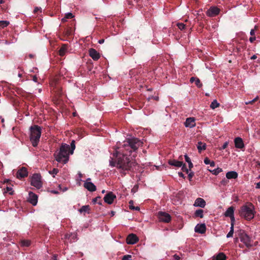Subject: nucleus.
<instances>
[{"label": "nucleus", "mask_w": 260, "mask_h": 260, "mask_svg": "<svg viewBox=\"0 0 260 260\" xmlns=\"http://www.w3.org/2000/svg\"><path fill=\"white\" fill-rule=\"evenodd\" d=\"M41 128L37 125H34L29 128V138L34 147H37L41 135Z\"/></svg>", "instance_id": "nucleus-4"}, {"label": "nucleus", "mask_w": 260, "mask_h": 260, "mask_svg": "<svg viewBox=\"0 0 260 260\" xmlns=\"http://www.w3.org/2000/svg\"><path fill=\"white\" fill-rule=\"evenodd\" d=\"M234 223H231V227L230 232L226 235L227 238L232 237L234 234Z\"/></svg>", "instance_id": "nucleus-32"}, {"label": "nucleus", "mask_w": 260, "mask_h": 260, "mask_svg": "<svg viewBox=\"0 0 260 260\" xmlns=\"http://www.w3.org/2000/svg\"><path fill=\"white\" fill-rule=\"evenodd\" d=\"M235 147L239 149L244 148L243 140L240 137H237L234 140Z\"/></svg>", "instance_id": "nucleus-18"}, {"label": "nucleus", "mask_w": 260, "mask_h": 260, "mask_svg": "<svg viewBox=\"0 0 260 260\" xmlns=\"http://www.w3.org/2000/svg\"><path fill=\"white\" fill-rule=\"evenodd\" d=\"M7 191L9 192L10 194H13V191H12V188L11 187H7L6 188Z\"/></svg>", "instance_id": "nucleus-44"}, {"label": "nucleus", "mask_w": 260, "mask_h": 260, "mask_svg": "<svg viewBox=\"0 0 260 260\" xmlns=\"http://www.w3.org/2000/svg\"><path fill=\"white\" fill-rule=\"evenodd\" d=\"M228 142H226L222 145L221 149H224L228 147Z\"/></svg>", "instance_id": "nucleus-48"}, {"label": "nucleus", "mask_w": 260, "mask_h": 260, "mask_svg": "<svg viewBox=\"0 0 260 260\" xmlns=\"http://www.w3.org/2000/svg\"><path fill=\"white\" fill-rule=\"evenodd\" d=\"M174 257L175 260H179L180 258V256L176 254L174 255Z\"/></svg>", "instance_id": "nucleus-53"}, {"label": "nucleus", "mask_w": 260, "mask_h": 260, "mask_svg": "<svg viewBox=\"0 0 260 260\" xmlns=\"http://www.w3.org/2000/svg\"><path fill=\"white\" fill-rule=\"evenodd\" d=\"M32 80H33L34 81L36 82H37V81H38V78H37V77L36 75L33 76V77H32Z\"/></svg>", "instance_id": "nucleus-51"}, {"label": "nucleus", "mask_w": 260, "mask_h": 260, "mask_svg": "<svg viewBox=\"0 0 260 260\" xmlns=\"http://www.w3.org/2000/svg\"><path fill=\"white\" fill-rule=\"evenodd\" d=\"M89 56L94 60H98L100 57V54L97 51L93 48H91L89 50Z\"/></svg>", "instance_id": "nucleus-17"}, {"label": "nucleus", "mask_w": 260, "mask_h": 260, "mask_svg": "<svg viewBox=\"0 0 260 260\" xmlns=\"http://www.w3.org/2000/svg\"><path fill=\"white\" fill-rule=\"evenodd\" d=\"M111 216H114V214H115V212H114V211H112L111 212Z\"/></svg>", "instance_id": "nucleus-62"}, {"label": "nucleus", "mask_w": 260, "mask_h": 260, "mask_svg": "<svg viewBox=\"0 0 260 260\" xmlns=\"http://www.w3.org/2000/svg\"><path fill=\"white\" fill-rule=\"evenodd\" d=\"M74 17V15L71 13H68L66 14L65 17L62 19V21H66V19H71Z\"/></svg>", "instance_id": "nucleus-35"}, {"label": "nucleus", "mask_w": 260, "mask_h": 260, "mask_svg": "<svg viewBox=\"0 0 260 260\" xmlns=\"http://www.w3.org/2000/svg\"><path fill=\"white\" fill-rule=\"evenodd\" d=\"M116 198V195H115L112 191H109L105 196L104 200L106 203L108 204H112Z\"/></svg>", "instance_id": "nucleus-8"}, {"label": "nucleus", "mask_w": 260, "mask_h": 260, "mask_svg": "<svg viewBox=\"0 0 260 260\" xmlns=\"http://www.w3.org/2000/svg\"><path fill=\"white\" fill-rule=\"evenodd\" d=\"M185 161L188 164V167L189 170H190L193 167V164L191 162L190 158L187 155H184Z\"/></svg>", "instance_id": "nucleus-27"}, {"label": "nucleus", "mask_w": 260, "mask_h": 260, "mask_svg": "<svg viewBox=\"0 0 260 260\" xmlns=\"http://www.w3.org/2000/svg\"><path fill=\"white\" fill-rule=\"evenodd\" d=\"M68 49L67 44H63L58 50L59 55L63 56L66 53Z\"/></svg>", "instance_id": "nucleus-23"}, {"label": "nucleus", "mask_w": 260, "mask_h": 260, "mask_svg": "<svg viewBox=\"0 0 260 260\" xmlns=\"http://www.w3.org/2000/svg\"><path fill=\"white\" fill-rule=\"evenodd\" d=\"M52 259H53V260H57V255L56 254H54L53 257H52Z\"/></svg>", "instance_id": "nucleus-57"}, {"label": "nucleus", "mask_w": 260, "mask_h": 260, "mask_svg": "<svg viewBox=\"0 0 260 260\" xmlns=\"http://www.w3.org/2000/svg\"><path fill=\"white\" fill-rule=\"evenodd\" d=\"M257 58V56L256 55H253L251 57V59L254 60L255 59Z\"/></svg>", "instance_id": "nucleus-56"}, {"label": "nucleus", "mask_w": 260, "mask_h": 260, "mask_svg": "<svg viewBox=\"0 0 260 260\" xmlns=\"http://www.w3.org/2000/svg\"><path fill=\"white\" fill-rule=\"evenodd\" d=\"M184 125L186 127L192 128L196 126L195 118L194 117L187 118Z\"/></svg>", "instance_id": "nucleus-16"}, {"label": "nucleus", "mask_w": 260, "mask_h": 260, "mask_svg": "<svg viewBox=\"0 0 260 260\" xmlns=\"http://www.w3.org/2000/svg\"><path fill=\"white\" fill-rule=\"evenodd\" d=\"M234 210L235 208L233 206H231L228 208L224 215L225 217H230L231 220V223H234L235 219L234 217Z\"/></svg>", "instance_id": "nucleus-9"}, {"label": "nucleus", "mask_w": 260, "mask_h": 260, "mask_svg": "<svg viewBox=\"0 0 260 260\" xmlns=\"http://www.w3.org/2000/svg\"><path fill=\"white\" fill-rule=\"evenodd\" d=\"M220 9L217 7H211L206 12V14L209 17H214L219 14Z\"/></svg>", "instance_id": "nucleus-10"}, {"label": "nucleus", "mask_w": 260, "mask_h": 260, "mask_svg": "<svg viewBox=\"0 0 260 260\" xmlns=\"http://www.w3.org/2000/svg\"><path fill=\"white\" fill-rule=\"evenodd\" d=\"M204 163L206 164V165H208L210 163V160L208 158V157H206L205 159H204Z\"/></svg>", "instance_id": "nucleus-45"}, {"label": "nucleus", "mask_w": 260, "mask_h": 260, "mask_svg": "<svg viewBox=\"0 0 260 260\" xmlns=\"http://www.w3.org/2000/svg\"><path fill=\"white\" fill-rule=\"evenodd\" d=\"M29 57L30 58H32L34 57V55L33 54H29Z\"/></svg>", "instance_id": "nucleus-61"}, {"label": "nucleus", "mask_w": 260, "mask_h": 260, "mask_svg": "<svg viewBox=\"0 0 260 260\" xmlns=\"http://www.w3.org/2000/svg\"><path fill=\"white\" fill-rule=\"evenodd\" d=\"M194 82H195V84L197 85V86H198V87L200 88L201 87H202V84L201 83V81H200V80L198 78H197L196 79H195V81H194Z\"/></svg>", "instance_id": "nucleus-37"}, {"label": "nucleus", "mask_w": 260, "mask_h": 260, "mask_svg": "<svg viewBox=\"0 0 260 260\" xmlns=\"http://www.w3.org/2000/svg\"><path fill=\"white\" fill-rule=\"evenodd\" d=\"M42 177L40 174L35 173L33 174L30 178V184L32 186L40 189L42 187Z\"/></svg>", "instance_id": "nucleus-5"}, {"label": "nucleus", "mask_w": 260, "mask_h": 260, "mask_svg": "<svg viewBox=\"0 0 260 260\" xmlns=\"http://www.w3.org/2000/svg\"><path fill=\"white\" fill-rule=\"evenodd\" d=\"M258 99V97L257 96L256 97L255 99H254L253 100L251 101H249L248 102H246V105H248V104H252L253 103H254L255 102H256Z\"/></svg>", "instance_id": "nucleus-42"}, {"label": "nucleus", "mask_w": 260, "mask_h": 260, "mask_svg": "<svg viewBox=\"0 0 260 260\" xmlns=\"http://www.w3.org/2000/svg\"><path fill=\"white\" fill-rule=\"evenodd\" d=\"M99 43L103 44L104 42V39H101L98 41Z\"/></svg>", "instance_id": "nucleus-58"}, {"label": "nucleus", "mask_w": 260, "mask_h": 260, "mask_svg": "<svg viewBox=\"0 0 260 260\" xmlns=\"http://www.w3.org/2000/svg\"><path fill=\"white\" fill-rule=\"evenodd\" d=\"M122 260H132V255L129 254L125 255L123 256Z\"/></svg>", "instance_id": "nucleus-40"}, {"label": "nucleus", "mask_w": 260, "mask_h": 260, "mask_svg": "<svg viewBox=\"0 0 260 260\" xmlns=\"http://www.w3.org/2000/svg\"><path fill=\"white\" fill-rule=\"evenodd\" d=\"M177 26L180 30H183L185 28V25L183 23H178Z\"/></svg>", "instance_id": "nucleus-39"}, {"label": "nucleus", "mask_w": 260, "mask_h": 260, "mask_svg": "<svg viewBox=\"0 0 260 260\" xmlns=\"http://www.w3.org/2000/svg\"><path fill=\"white\" fill-rule=\"evenodd\" d=\"M10 22L6 20L0 21V26L2 28H4L7 26L9 24Z\"/></svg>", "instance_id": "nucleus-34"}, {"label": "nucleus", "mask_w": 260, "mask_h": 260, "mask_svg": "<svg viewBox=\"0 0 260 260\" xmlns=\"http://www.w3.org/2000/svg\"><path fill=\"white\" fill-rule=\"evenodd\" d=\"M114 162H116V160L115 161H111L110 162V165L112 167H114L113 165L114 164Z\"/></svg>", "instance_id": "nucleus-60"}, {"label": "nucleus", "mask_w": 260, "mask_h": 260, "mask_svg": "<svg viewBox=\"0 0 260 260\" xmlns=\"http://www.w3.org/2000/svg\"><path fill=\"white\" fill-rule=\"evenodd\" d=\"M129 208L131 210H135L137 211H139L140 210V208L139 207H135L134 204V201L133 200H130L129 201Z\"/></svg>", "instance_id": "nucleus-29"}, {"label": "nucleus", "mask_w": 260, "mask_h": 260, "mask_svg": "<svg viewBox=\"0 0 260 260\" xmlns=\"http://www.w3.org/2000/svg\"><path fill=\"white\" fill-rule=\"evenodd\" d=\"M40 9L38 8H36L35 9H34V13H37L38 11H39Z\"/></svg>", "instance_id": "nucleus-59"}, {"label": "nucleus", "mask_w": 260, "mask_h": 260, "mask_svg": "<svg viewBox=\"0 0 260 260\" xmlns=\"http://www.w3.org/2000/svg\"><path fill=\"white\" fill-rule=\"evenodd\" d=\"M168 163L170 165L177 168H180L183 165V161L176 159H170L169 160Z\"/></svg>", "instance_id": "nucleus-20"}, {"label": "nucleus", "mask_w": 260, "mask_h": 260, "mask_svg": "<svg viewBox=\"0 0 260 260\" xmlns=\"http://www.w3.org/2000/svg\"><path fill=\"white\" fill-rule=\"evenodd\" d=\"M238 173L235 171H230L226 174V177L229 179H236L238 177Z\"/></svg>", "instance_id": "nucleus-22"}, {"label": "nucleus", "mask_w": 260, "mask_h": 260, "mask_svg": "<svg viewBox=\"0 0 260 260\" xmlns=\"http://www.w3.org/2000/svg\"><path fill=\"white\" fill-rule=\"evenodd\" d=\"M59 172L58 169L54 168L52 170H50L49 171V173L53 176V177H55V175H56Z\"/></svg>", "instance_id": "nucleus-36"}, {"label": "nucleus", "mask_w": 260, "mask_h": 260, "mask_svg": "<svg viewBox=\"0 0 260 260\" xmlns=\"http://www.w3.org/2000/svg\"><path fill=\"white\" fill-rule=\"evenodd\" d=\"M28 195V202L34 206L36 205L38 202V196L31 191L29 192Z\"/></svg>", "instance_id": "nucleus-14"}, {"label": "nucleus", "mask_w": 260, "mask_h": 260, "mask_svg": "<svg viewBox=\"0 0 260 260\" xmlns=\"http://www.w3.org/2000/svg\"><path fill=\"white\" fill-rule=\"evenodd\" d=\"M194 231L198 233L204 234L206 231V225L204 223L198 224L195 227Z\"/></svg>", "instance_id": "nucleus-15"}, {"label": "nucleus", "mask_w": 260, "mask_h": 260, "mask_svg": "<svg viewBox=\"0 0 260 260\" xmlns=\"http://www.w3.org/2000/svg\"><path fill=\"white\" fill-rule=\"evenodd\" d=\"M219 106V104L217 102V100H214L210 105V108L212 109H214Z\"/></svg>", "instance_id": "nucleus-33"}, {"label": "nucleus", "mask_w": 260, "mask_h": 260, "mask_svg": "<svg viewBox=\"0 0 260 260\" xmlns=\"http://www.w3.org/2000/svg\"><path fill=\"white\" fill-rule=\"evenodd\" d=\"M69 150L70 146L69 145H62L59 150L56 151L54 154L56 160L59 162H63V164H66L69 160Z\"/></svg>", "instance_id": "nucleus-3"}, {"label": "nucleus", "mask_w": 260, "mask_h": 260, "mask_svg": "<svg viewBox=\"0 0 260 260\" xmlns=\"http://www.w3.org/2000/svg\"><path fill=\"white\" fill-rule=\"evenodd\" d=\"M90 178H88L84 183V187L90 191H94L96 190V188L95 185L92 182H90Z\"/></svg>", "instance_id": "nucleus-11"}, {"label": "nucleus", "mask_w": 260, "mask_h": 260, "mask_svg": "<svg viewBox=\"0 0 260 260\" xmlns=\"http://www.w3.org/2000/svg\"><path fill=\"white\" fill-rule=\"evenodd\" d=\"M181 167H182L181 169L184 172H185L187 174L189 173V169H188L187 168L185 164L183 162V165Z\"/></svg>", "instance_id": "nucleus-38"}, {"label": "nucleus", "mask_w": 260, "mask_h": 260, "mask_svg": "<svg viewBox=\"0 0 260 260\" xmlns=\"http://www.w3.org/2000/svg\"><path fill=\"white\" fill-rule=\"evenodd\" d=\"M197 148L199 152L201 153L202 150H204L206 148V145L205 143L202 142H199L197 144Z\"/></svg>", "instance_id": "nucleus-24"}, {"label": "nucleus", "mask_w": 260, "mask_h": 260, "mask_svg": "<svg viewBox=\"0 0 260 260\" xmlns=\"http://www.w3.org/2000/svg\"><path fill=\"white\" fill-rule=\"evenodd\" d=\"M4 3V1L3 0H0V4Z\"/></svg>", "instance_id": "nucleus-63"}, {"label": "nucleus", "mask_w": 260, "mask_h": 260, "mask_svg": "<svg viewBox=\"0 0 260 260\" xmlns=\"http://www.w3.org/2000/svg\"><path fill=\"white\" fill-rule=\"evenodd\" d=\"M204 211L202 209L197 210L194 213V216L197 217L203 218Z\"/></svg>", "instance_id": "nucleus-26"}, {"label": "nucleus", "mask_w": 260, "mask_h": 260, "mask_svg": "<svg viewBox=\"0 0 260 260\" xmlns=\"http://www.w3.org/2000/svg\"><path fill=\"white\" fill-rule=\"evenodd\" d=\"M122 147L118 148L113 153V156L116 158V162L113 166L120 170V172L126 174V171L134 172L138 171L139 166L135 160L130 158L129 156L133 151H136L138 148L142 145L143 143L138 138H133L127 139L124 142Z\"/></svg>", "instance_id": "nucleus-1"}, {"label": "nucleus", "mask_w": 260, "mask_h": 260, "mask_svg": "<svg viewBox=\"0 0 260 260\" xmlns=\"http://www.w3.org/2000/svg\"><path fill=\"white\" fill-rule=\"evenodd\" d=\"M197 78V77H192L191 78H190V82L191 83H193V82H194L195 81V79Z\"/></svg>", "instance_id": "nucleus-52"}, {"label": "nucleus", "mask_w": 260, "mask_h": 260, "mask_svg": "<svg viewBox=\"0 0 260 260\" xmlns=\"http://www.w3.org/2000/svg\"><path fill=\"white\" fill-rule=\"evenodd\" d=\"M139 241L138 237L134 234H129L126 238V243L128 244H134Z\"/></svg>", "instance_id": "nucleus-13"}, {"label": "nucleus", "mask_w": 260, "mask_h": 260, "mask_svg": "<svg viewBox=\"0 0 260 260\" xmlns=\"http://www.w3.org/2000/svg\"><path fill=\"white\" fill-rule=\"evenodd\" d=\"M256 188H260V181L256 184Z\"/></svg>", "instance_id": "nucleus-55"}, {"label": "nucleus", "mask_w": 260, "mask_h": 260, "mask_svg": "<svg viewBox=\"0 0 260 260\" xmlns=\"http://www.w3.org/2000/svg\"><path fill=\"white\" fill-rule=\"evenodd\" d=\"M28 175V171L27 169L22 167L19 169L17 172V177L18 178H22L27 177Z\"/></svg>", "instance_id": "nucleus-12"}, {"label": "nucleus", "mask_w": 260, "mask_h": 260, "mask_svg": "<svg viewBox=\"0 0 260 260\" xmlns=\"http://www.w3.org/2000/svg\"><path fill=\"white\" fill-rule=\"evenodd\" d=\"M178 175H179V176L180 177H181V178H185L184 175L182 172H179L178 173Z\"/></svg>", "instance_id": "nucleus-50"}, {"label": "nucleus", "mask_w": 260, "mask_h": 260, "mask_svg": "<svg viewBox=\"0 0 260 260\" xmlns=\"http://www.w3.org/2000/svg\"><path fill=\"white\" fill-rule=\"evenodd\" d=\"M240 240L247 248H250L252 246L251 238L245 233L241 234L240 236Z\"/></svg>", "instance_id": "nucleus-7"}, {"label": "nucleus", "mask_w": 260, "mask_h": 260, "mask_svg": "<svg viewBox=\"0 0 260 260\" xmlns=\"http://www.w3.org/2000/svg\"><path fill=\"white\" fill-rule=\"evenodd\" d=\"M258 28V26L257 25H255L254 26V29H252L250 32V34L251 36H254L255 35V30H256Z\"/></svg>", "instance_id": "nucleus-41"}, {"label": "nucleus", "mask_w": 260, "mask_h": 260, "mask_svg": "<svg viewBox=\"0 0 260 260\" xmlns=\"http://www.w3.org/2000/svg\"><path fill=\"white\" fill-rule=\"evenodd\" d=\"M256 39L255 37H251L249 38V41L251 43H253Z\"/></svg>", "instance_id": "nucleus-49"}, {"label": "nucleus", "mask_w": 260, "mask_h": 260, "mask_svg": "<svg viewBox=\"0 0 260 260\" xmlns=\"http://www.w3.org/2000/svg\"><path fill=\"white\" fill-rule=\"evenodd\" d=\"M75 141L74 140H72L71 143V149L70 148L69 153L71 154H73L74 153V150L75 149Z\"/></svg>", "instance_id": "nucleus-31"}, {"label": "nucleus", "mask_w": 260, "mask_h": 260, "mask_svg": "<svg viewBox=\"0 0 260 260\" xmlns=\"http://www.w3.org/2000/svg\"><path fill=\"white\" fill-rule=\"evenodd\" d=\"M66 35H67V36H70V35H71V28L68 29L66 30Z\"/></svg>", "instance_id": "nucleus-47"}, {"label": "nucleus", "mask_w": 260, "mask_h": 260, "mask_svg": "<svg viewBox=\"0 0 260 260\" xmlns=\"http://www.w3.org/2000/svg\"><path fill=\"white\" fill-rule=\"evenodd\" d=\"M209 164L210 165L211 167H214L215 165V164L213 161H210V163Z\"/></svg>", "instance_id": "nucleus-54"}, {"label": "nucleus", "mask_w": 260, "mask_h": 260, "mask_svg": "<svg viewBox=\"0 0 260 260\" xmlns=\"http://www.w3.org/2000/svg\"><path fill=\"white\" fill-rule=\"evenodd\" d=\"M21 246L28 247L30 245V241L28 240H22L20 242Z\"/></svg>", "instance_id": "nucleus-25"}, {"label": "nucleus", "mask_w": 260, "mask_h": 260, "mask_svg": "<svg viewBox=\"0 0 260 260\" xmlns=\"http://www.w3.org/2000/svg\"><path fill=\"white\" fill-rule=\"evenodd\" d=\"M254 207L251 203L247 202L243 205L239 211L240 216L247 220H250L254 216Z\"/></svg>", "instance_id": "nucleus-2"}, {"label": "nucleus", "mask_w": 260, "mask_h": 260, "mask_svg": "<svg viewBox=\"0 0 260 260\" xmlns=\"http://www.w3.org/2000/svg\"><path fill=\"white\" fill-rule=\"evenodd\" d=\"M188 178L189 181L191 180L192 178L194 176V173L193 172H190V173H188Z\"/></svg>", "instance_id": "nucleus-43"}, {"label": "nucleus", "mask_w": 260, "mask_h": 260, "mask_svg": "<svg viewBox=\"0 0 260 260\" xmlns=\"http://www.w3.org/2000/svg\"><path fill=\"white\" fill-rule=\"evenodd\" d=\"M100 199H101L100 197H97L93 199L92 202H93V203H98V200H100Z\"/></svg>", "instance_id": "nucleus-46"}, {"label": "nucleus", "mask_w": 260, "mask_h": 260, "mask_svg": "<svg viewBox=\"0 0 260 260\" xmlns=\"http://www.w3.org/2000/svg\"><path fill=\"white\" fill-rule=\"evenodd\" d=\"M90 210V207L89 205H85L83 206L79 210V211L80 213L83 212H88L89 213V211Z\"/></svg>", "instance_id": "nucleus-28"}, {"label": "nucleus", "mask_w": 260, "mask_h": 260, "mask_svg": "<svg viewBox=\"0 0 260 260\" xmlns=\"http://www.w3.org/2000/svg\"><path fill=\"white\" fill-rule=\"evenodd\" d=\"M21 76H22V74H20V73L18 74V77H21Z\"/></svg>", "instance_id": "nucleus-64"}, {"label": "nucleus", "mask_w": 260, "mask_h": 260, "mask_svg": "<svg viewBox=\"0 0 260 260\" xmlns=\"http://www.w3.org/2000/svg\"><path fill=\"white\" fill-rule=\"evenodd\" d=\"M193 205L196 207L204 208L206 206V202L203 199L198 198L196 200Z\"/></svg>", "instance_id": "nucleus-19"}, {"label": "nucleus", "mask_w": 260, "mask_h": 260, "mask_svg": "<svg viewBox=\"0 0 260 260\" xmlns=\"http://www.w3.org/2000/svg\"><path fill=\"white\" fill-rule=\"evenodd\" d=\"M226 256L223 252H220L213 257V260H226Z\"/></svg>", "instance_id": "nucleus-21"}, {"label": "nucleus", "mask_w": 260, "mask_h": 260, "mask_svg": "<svg viewBox=\"0 0 260 260\" xmlns=\"http://www.w3.org/2000/svg\"><path fill=\"white\" fill-rule=\"evenodd\" d=\"M209 171L211 172L213 174L215 175H218L219 173L221 172L222 171V169L220 168H217L216 169H215L214 170H209Z\"/></svg>", "instance_id": "nucleus-30"}, {"label": "nucleus", "mask_w": 260, "mask_h": 260, "mask_svg": "<svg viewBox=\"0 0 260 260\" xmlns=\"http://www.w3.org/2000/svg\"><path fill=\"white\" fill-rule=\"evenodd\" d=\"M158 218L160 221L169 223L171 220V216L169 213L159 211L158 213Z\"/></svg>", "instance_id": "nucleus-6"}]
</instances>
